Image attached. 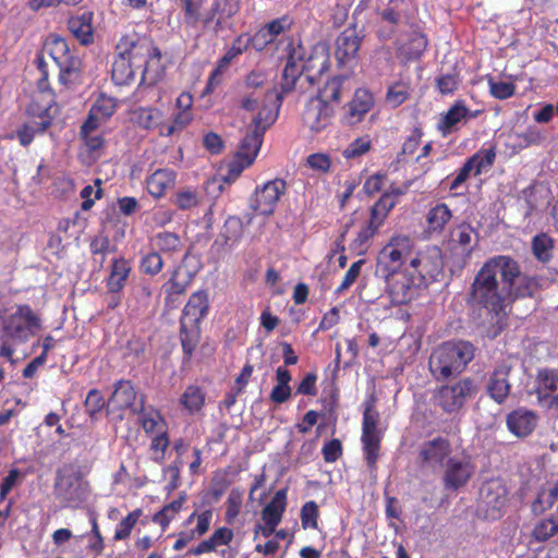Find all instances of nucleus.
<instances>
[{
  "instance_id": "nucleus-33",
  "label": "nucleus",
  "mask_w": 558,
  "mask_h": 558,
  "mask_svg": "<svg viewBox=\"0 0 558 558\" xmlns=\"http://www.w3.org/2000/svg\"><path fill=\"white\" fill-rule=\"evenodd\" d=\"M132 267L124 257L113 258L110 265V272L106 279L108 293H120L130 277Z\"/></svg>"
},
{
  "instance_id": "nucleus-34",
  "label": "nucleus",
  "mask_w": 558,
  "mask_h": 558,
  "mask_svg": "<svg viewBox=\"0 0 558 558\" xmlns=\"http://www.w3.org/2000/svg\"><path fill=\"white\" fill-rule=\"evenodd\" d=\"M330 59L329 53L324 48L315 49L308 58L302 63V71L306 80L314 84L317 77L322 76L329 70Z\"/></svg>"
},
{
  "instance_id": "nucleus-60",
  "label": "nucleus",
  "mask_w": 558,
  "mask_h": 558,
  "mask_svg": "<svg viewBox=\"0 0 558 558\" xmlns=\"http://www.w3.org/2000/svg\"><path fill=\"white\" fill-rule=\"evenodd\" d=\"M293 24V19L286 14L266 23L262 28L266 32L269 38L275 41L278 36L291 31Z\"/></svg>"
},
{
  "instance_id": "nucleus-31",
  "label": "nucleus",
  "mask_w": 558,
  "mask_h": 558,
  "mask_svg": "<svg viewBox=\"0 0 558 558\" xmlns=\"http://www.w3.org/2000/svg\"><path fill=\"white\" fill-rule=\"evenodd\" d=\"M93 12L86 11L68 20V28L82 46H89L95 40Z\"/></svg>"
},
{
  "instance_id": "nucleus-42",
  "label": "nucleus",
  "mask_w": 558,
  "mask_h": 558,
  "mask_svg": "<svg viewBox=\"0 0 558 558\" xmlns=\"http://www.w3.org/2000/svg\"><path fill=\"white\" fill-rule=\"evenodd\" d=\"M140 424L149 436L168 429V423L161 413L154 408L144 409L143 404H141Z\"/></svg>"
},
{
  "instance_id": "nucleus-41",
  "label": "nucleus",
  "mask_w": 558,
  "mask_h": 558,
  "mask_svg": "<svg viewBox=\"0 0 558 558\" xmlns=\"http://www.w3.org/2000/svg\"><path fill=\"white\" fill-rule=\"evenodd\" d=\"M151 241L159 253H163L169 257L179 255L183 251L184 246L181 238L177 233L170 231L156 233Z\"/></svg>"
},
{
  "instance_id": "nucleus-23",
  "label": "nucleus",
  "mask_w": 558,
  "mask_h": 558,
  "mask_svg": "<svg viewBox=\"0 0 558 558\" xmlns=\"http://www.w3.org/2000/svg\"><path fill=\"white\" fill-rule=\"evenodd\" d=\"M535 383L538 401L549 400L550 405L558 407V369L539 368L536 373Z\"/></svg>"
},
{
  "instance_id": "nucleus-29",
  "label": "nucleus",
  "mask_w": 558,
  "mask_h": 558,
  "mask_svg": "<svg viewBox=\"0 0 558 558\" xmlns=\"http://www.w3.org/2000/svg\"><path fill=\"white\" fill-rule=\"evenodd\" d=\"M183 13V23L186 27L202 33L208 29L206 10L204 4L206 0H177Z\"/></svg>"
},
{
  "instance_id": "nucleus-48",
  "label": "nucleus",
  "mask_w": 558,
  "mask_h": 558,
  "mask_svg": "<svg viewBox=\"0 0 558 558\" xmlns=\"http://www.w3.org/2000/svg\"><path fill=\"white\" fill-rule=\"evenodd\" d=\"M193 120V114L190 110H178L173 113L170 122H163L160 126L159 135L163 137L172 136L182 132Z\"/></svg>"
},
{
  "instance_id": "nucleus-4",
  "label": "nucleus",
  "mask_w": 558,
  "mask_h": 558,
  "mask_svg": "<svg viewBox=\"0 0 558 558\" xmlns=\"http://www.w3.org/2000/svg\"><path fill=\"white\" fill-rule=\"evenodd\" d=\"M40 328V318L28 304L16 305L15 312L4 317L0 327V356L12 361L15 348L26 343Z\"/></svg>"
},
{
  "instance_id": "nucleus-28",
  "label": "nucleus",
  "mask_w": 558,
  "mask_h": 558,
  "mask_svg": "<svg viewBox=\"0 0 558 558\" xmlns=\"http://www.w3.org/2000/svg\"><path fill=\"white\" fill-rule=\"evenodd\" d=\"M177 172L173 169L159 168L147 177L146 190L153 198L160 199L174 187Z\"/></svg>"
},
{
  "instance_id": "nucleus-56",
  "label": "nucleus",
  "mask_w": 558,
  "mask_h": 558,
  "mask_svg": "<svg viewBox=\"0 0 558 558\" xmlns=\"http://www.w3.org/2000/svg\"><path fill=\"white\" fill-rule=\"evenodd\" d=\"M192 277L189 275L187 279L180 280L179 272L174 271L170 279L163 284L166 293V304L169 305L175 301V296L183 295L187 287L191 284Z\"/></svg>"
},
{
  "instance_id": "nucleus-19",
  "label": "nucleus",
  "mask_w": 558,
  "mask_h": 558,
  "mask_svg": "<svg viewBox=\"0 0 558 558\" xmlns=\"http://www.w3.org/2000/svg\"><path fill=\"white\" fill-rule=\"evenodd\" d=\"M364 35L357 31L356 25L343 29L336 39L335 56L337 61L344 65L356 59Z\"/></svg>"
},
{
  "instance_id": "nucleus-55",
  "label": "nucleus",
  "mask_w": 558,
  "mask_h": 558,
  "mask_svg": "<svg viewBox=\"0 0 558 558\" xmlns=\"http://www.w3.org/2000/svg\"><path fill=\"white\" fill-rule=\"evenodd\" d=\"M170 446L169 432L162 430L150 436L149 451L151 453V460L158 464H161L166 460V453Z\"/></svg>"
},
{
  "instance_id": "nucleus-17",
  "label": "nucleus",
  "mask_w": 558,
  "mask_h": 558,
  "mask_svg": "<svg viewBox=\"0 0 558 558\" xmlns=\"http://www.w3.org/2000/svg\"><path fill=\"white\" fill-rule=\"evenodd\" d=\"M483 502L485 505V517L490 520H498L502 517L508 505V489L499 480H492L482 488Z\"/></svg>"
},
{
  "instance_id": "nucleus-62",
  "label": "nucleus",
  "mask_w": 558,
  "mask_h": 558,
  "mask_svg": "<svg viewBox=\"0 0 558 558\" xmlns=\"http://www.w3.org/2000/svg\"><path fill=\"white\" fill-rule=\"evenodd\" d=\"M301 524L304 530H317L319 519V507L315 500L306 501L300 512Z\"/></svg>"
},
{
  "instance_id": "nucleus-22",
  "label": "nucleus",
  "mask_w": 558,
  "mask_h": 558,
  "mask_svg": "<svg viewBox=\"0 0 558 558\" xmlns=\"http://www.w3.org/2000/svg\"><path fill=\"white\" fill-rule=\"evenodd\" d=\"M407 187L398 186L395 184L390 185L389 189L385 191L371 207L369 217L379 225L384 226L390 211L399 203L400 196L407 193Z\"/></svg>"
},
{
  "instance_id": "nucleus-44",
  "label": "nucleus",
  "mask_w": 558,
  "mask_h": 558,
  "mask_svg": "<svg viewBox=\"0 0 558 558\" xmlns=\"http://www.w3.org/2000/svg\"><path fill=\"white\" fill-rule=\"evenodd\" d=\"M138 71L125 58L114 52V58L111 66V78L116 85H129L135 80V73Z\"/></svg>"
},
{
  "instance_id": "nucleus-43",
  "label": "nucleus",
  "mask_w": 558,
  "mask_h": 558,
  "mask_svg": "<svg viewBox=\"0 0 558 558\" xmlns=\"http://www.w3.org/2000/svg\"><path fill=\"white\" fill-rule=\"evenodd\" d=\"M361 441L366 465L371 472L377 471V460L380 450V436L378 432H362Z\"/></svg>"
},
{
  "instance_id": "nucleus-39",
  "label": "nucleus",
  "mask_w": 558,
  "mask_h": 558,
  "mask_svg": "<svg viewBox=\"0 0 558 558\" xmlns=\"http://www.w3.org/2000/svg\"><path fill=\"white\" fill-rule=\"evenodd\" d=\"M163 113L154 107H140L133 111L135 124L146 131L158 130L162 125Z\"/></svg>"
},
{
  "instance_id": "nucleus-20",
  "label": "nucleus",
  "mask_w": 558,
  "mask_h": 558,
  "mask_svg": "<svg viewBox=\"0 0 558 558\" xmlns=\"http://www.w3.org/2000/svg\"><path fill=\"white\" fill-rule=\"evenodd\" d=\"M451 445L448 439L438 436L425 441L418 450V460L422 466H442L450 458Z\"/></svg>"
},
{
  "instance_id": "nucleus-59",
  "label": "nucleus",
  "mask_w": 558,
  "mask_h": 558,
  "mask_svg": "<svg viewBox=\"0 0 558 558\" xmlns=\"http://www.w3.org/2000/svg\"><path fill=\"white\" fill-rule=\"evenodd\" d=\"M545 141V134L535 125L529 126L524 132L515 135V146L520 149L538 146Z\"/></svg>"
},
{
  "instance_id": "nucleus-3",
  "label": "nucleus",
  "mask_w": 558,
  "mask_h": 558,
  "mask_svg": "<svg viewBox=\"0 0 558 558\" xmlns=\"http://www.w3.org/2000/svg\"><path fill=\"white\" fill-rule=\"evenodd\" d=\"M475 356V347L464 340L446 341L433 349L428 369L436 381L461 375Z\"/></svg>"
},
{
  "instance_id": "nucleus-61",
  "label": "nucleus",
  "mask_w": 558,
  "mask_h": 558,
  "mask_svg": "<svg viewBox=\"0 0 558 558\" xmlns=\"http://www.w3.org/2000/svg\"><path fill=\"white\" fill-rule=\"evenodd\" d=\"M243 504V490L240 488H232L226 501L225 520L231 524L240 514Z\"/></svg>"
},
{
  "instance_id": "nucleus-63",
  "label": "nucleus",
  "mask_w": 558,
  "mask_h": 558,
  "mask_svg": "<svg viewBox=\"0 0 558 558\" xmlns=\"http://www.w3.org/2000/svg\"><path fill=\"white\" fill-rule=\"evenodd\" d=\"M557 533L558 522L553 518H545L535 524L532 536L537 542H546Z\"/></svg>"
},
{
  "instance_id": "nucleus-26",
  "label": "nucleus",
  "mask_w": 558,
  "mask_h": 558,
  "mask_svg": "<svg viewBox=\"0 0 558 558\" xmlns=\"http://www.w3.org/2000/svg\"><path fill=\"white\" fill-rule=\"evenodd\" d=\"M374 106L372 93L364 88H357L353 98L345 107L344 121L347 124L354 125L361 122L365 114L371 111Z\"/></svg>"
},
{
  "instance_id": "nucleus-32",
  "label": "nucleus",
  "mask_w": 558,
  "mask_h": 558,
  "mask_svg": "<svg viewBox=\"0 0 558 558\" xmlns=\"http://www.w3.org/2000/svg\"><path fill=\"white\" fill-rule=\"evenodd\" d=\"M475 229L468 222L458 225L450 233V247L451 250L460 248L461 254L469 258L477 245Z\"/></svg>"
},
{
  "instance_id": "nucleus-24",
  "label": "nucleus",
  "mask_w": 558,
  "mask_h": 558,
  "mask_svg": "<svg viewBox=\"0 0 558 558\" xmlns=\"http://www.w3.org/2000/svg\"><path fill=\"white\" fill-rule=\"evenodd\" d=\"M472 476L471 464L458 458H449L445 463L442 482L446 488L457 490L469 482Z\"/></svg>"
},
{
  "instance_id": "nucleus-25",
  "label": "nucleus",
  "mask_w": 558,
  "mask_h": 558,
  "mask_svg": "<svg viewBox=\"0 0 558 558\" xmlns=\"http://www.w3.org/2000/svg\"><path fill=\"white\" fill-rule=\"evenodd\" d=\"M208 310V293L205 290H198L192 293L182 311L180 325L184 326V324H189L199 326V323L207 315Z\"/></svg>"
},
{
  "instance_id": "nucleus-8",
  "label": "nucleus",
  "mask_w": 558,
  "mask_h": 558,
  "mask_svg": "<svg viewBox=\"0 0 558 558\" xmlns=\"http://www.w3.org/2000/svg\"><path fill=\"white\" fill-rule=\"evenodd\" d=\"M413 239L407 234H393L378 252L375 275L378 278L402 271V266L411 257Z\"/></svg>"
},
{
  "instance_id": "nucleus-11",
  "label": "nucleus",
  "mask_w": 558,
  "mask_h": 558,
  "mask_svg": "<svg viewBox=\"0 0 558 558\" xmlns=\"http://www.w3.org/2000/svg\"><path fill=\"white\" fill-rule=\"evenodd\" d=\"M515 368V361L511 356L497 361L487 374L486 393L497 404H504L511 393V374Z\"/></svg>"
},
{
  "instance_id": "nucleus-1",
  "label": "nucleus",
  "mask_w": 558,
  "mask_h": 558,
  "mask_svg": "<svg viewBox=\"0 0 558 558\" xmlns=\"http://www.w3.org/2000/svg\"><path fill=\"white\" fill-rule=\"evenodd\" d=\"M519 275L520 265L513 257L508 255L489 257L471 283L468 304L498 315L505 310L509 293Z\"/></svg>"
},
{
  "instance_id": "nucleus-58",
  "label": "nucleus",
  "mask_w": 558,
  "mask_h": 558,
  "mask_svg": "<svg viewBox=\"0 0 558 558\" xmlns=\"http://www.w3.org/2000/svg\"><path fill=\"white\" fill-rule=\"evenodd\" d=\"M117 107L118 104L116 98L106 94H100L89 110L93 111V114L102 119V121H107L117 111Z\"/></svg>"
},
{
  "instance_id": "nucleus-9",
  "label": "nucleus",
  "mask_w": 558,
  "mask_h": 558,
  "mask_svg": "<svg viewBox=\"0 0 558 558\" xmlns=\"http://www.w3.org/2000/svg\"><path fill=\"white\" fill-rule=\"evenodd\" d=\"M477 391L475 380L472 377H463L438 387L434 398L445 413L452 414L459 412L469 400L476 396Z\"/></svg>"
},
{
  "instance_id": "nucleus-16",
  "label": "nucleus",
  "mask_w": 558,
  "mask_h": 558,
  "mask_svg": "<svg viewBox=\"0 0 558 558\" xmlns=\"http://www.w3.org/2000/svg\"><path fill=\"white\" fill-rule=\"evenodd\" d=\"M335 109L329 102L312 97L302 112L303 124L313 133H319L331 124Z\"/></svg>"
},
{
  "instance_id": "nucleus-13",
  "label": "nucleus",
  "mask_w": 558,
  "mask_h": 558,
  "mask_svg": "<svg viewBox=\"0 0 558 558\" xmlns=\"http://www.w3.org/2000/svg\"><path fill=\"white\" fill-rule=\"evenodd\" d=\"M54 496L64 508H78L87 499L86 485L78 472H57Z\"/></svg>"
},
{
  "instance_id": "nucleus-54",
  "label": "nucleus",
  "mask_w": 558,
  "mask_h": 558,
  "mask_svg": "<svg viewBox=\"0 0 558 558\" xmlns=\"http://www.w3.org/2000/svg\"><path fill=\"white\" fill-rule=\"evenodd\" d=\"M143 515V509L136 508L129 512L126 517H124L116 526L113 541H126L130 538L132 530L138 522L140 518Z\"/></svg>"
},
{
  "instance_id": "nucleus-57",
  "label": "nucleus",
  "mask_w": 558,
  "mask_h": 558,
  "mask_svg": "<svg viewBox=\"0 0 558 558\" xmlns=\"http://www.w3.org/2000/svg\"><path fill=\"white\" fill-rule=\"evenodd\" d=\"M344 80V76L331 77L325 83L324 87L319 89L318 94L315 97L320 98L326 102H339L341 99V92Z\"/></svg>"
},
{
  "instance_id": "nucleus-53",
  "label": "nucleus",
  "mask_w": 558,
  "mask_h": 558,
  "mask_svg": "<svg viewBox=\"0 0 558 558\" xmlns=\"http://www.w3.org/2000/svg\"><path fill=\"white\" fill-rule=\"evenodd\" d=\"M173 205L180 210H191L201 203V194L196 189L182 187L172 197Z\"/></svg>"
},
{
  "instance_id": "nucleus-7",
  "label": "nucleus",
  "mask_w": 558,
  "mask_h": 558,
  "mask_svg": "<svg viewBox=\"0 0 558 558\" xmlns=\"http://www.w3.org/2000/svg\"><path fill=\"white\" fill-rule=\"evenodd\" d=\"M413 0H387L381 10L377 11L378 27L376 35L379 40L392 39L400 26L416 23L417 10L412 8Z\"/></svg>"
},
{
  "instance_id": "nucleus-27",
  "label": "nucleus",
  "mask_w": 558,
  "mask_h": 558,
  "mask_svg": "<svg viewBox=\"0 0 558 558\" xmlns=\"http://www.w3.org/2000/svg\"><path fill=\"white\" fill-rule=\"evenodd\" d=\"M242 0H215L206 10L208 29L214 24V32L217 34L222 29L225 19H231L241 10Z\"/></svg>"
},
{
  "instance_id": "nucleus-47",
  "label": "nucleus",
  "mask_w": 558,
  "mask_h": 558,
  "mask_svg": "<svg viewBox=\"0 0 558 558\" xmlns=\"http://www.w3.org/2000/svg\"><path fill=\"white\" fill-rule=\"evenodd\" d=\"M381 227V225L369 217L365 225L362 226L357 232L355 239L352 242V247L357 250L360 254L365 253Z\"/></svg>"
},
{
  "instance_id": "nucleus-10",
  "label": "nucleus",
  "mask_w": 558,
  "mask_h": 558,
  "mask_svg": "<svg viewBox=\"0 0 558 558\" xmlns=\"http://www.w3.org/2000/svg\"><path fill=\"white\" fill-rule=\"evenodd\" d=\"M385 291L393 305H405L416 300L425 288L420 277L409 268L385 276Z\"/></svg>"
},
{
  "instance_id": "nucleus-52",
  "label": "nucleus",
  "mask_w": 558,
  "mask_h": 558,
  "mask_svg": "<svg viewBox=\"0 0 558 558\" xmlns=\"http://www.w3.org/2000/svg\"><path fill=\"white\" fill-rule=\"evenodd\" d=\"M301 74H304L302 64H298L294 53H291L282 71L281 90L286 94L293 90Z\"/></svg>"
},
{
  "instance_id": "nucleus-64",
  "label": "nucleus",
  "mask_w": 558,
  "mask_h": 558,
  "mask_svg": "<svg viewBox=\"0 0 558 558\" xmlns=\"http://www.w3.org/2000/svg\"><path fill=\"white\" fill-rule=\"evenodd\" d=\"M106 400L100 390L94 388L90 389L85 398L84 407L86 413L90 418L95 420L99 413L104 410Z\"/></svg>"
},
{
  "instance_id": "nucleus-38",
  "label": "nucleus",
  "mask_w": 558,
  "mask_h": 558,
  "mask_svg": "<svg viewBox=\"0 0 558 558\" xmlns=\"http://www.w3.org/2000/svg\"><path fill=\"white\" fill-rule=\"evenodd\" d=\"M452 218V211L445 203H438L426 214L427 231L430 234H440Z\"/></svg>"
},
{
  "instance_id": "nucleus-30",
  "label": "nucleus",
  "mask_w": 558,
  "mask_h": 558,
  "mask_svg": "<svg viewBox=\"0 0 558 558\" xmlns=\"http://www.w3.org/2000/svg\"><path fill=\"white\" fill-rule=\"evenodd\" d=\"M136 391L131 380L120 379L113 386V391L107 402L108 412L118 410L132 409L133 412L137 410L134 408L136 401Z\"/></svg>"
},
{
  "instance_id": "nucleus-45",
  "label": "nucleus",
  "mask_w": 558,
  "mask_h": 558,
  "mask_svg": "<svg viewBox=\"0 0 558 558\" xmlns=\"http://www.w3.org/2000/svg\"><path fill=\"white\" fill-rule=\"evenodd\" d=\"M179 403L189 414L194 415L205 405V392L199 386L190 385L181 395Z\"/></svg>"
},
{
  "instance_id": "nucleus-40",
  "label": "nucleus",
  "mask_w": 558,
  "mask_h": 558,
  "mask_svg": "<svg viewBox=\"0 0 558 558\" xmlns=\"http://www.w3.org/2000/svg\"><path fill=\"white\" fill-rule=\"evenodd\" d=\"M201 340V328L196 325H180V341L183 351V362L190 363Z\"/></svg>"
},
{
  "instance_id": "nucleus-46",
  "label": "nucleus",
  "mask_w": 558,
  "mask_h": 558,
  "mask_svg": "<svg viewBox=\"0 0 558 558\" xmlns=\"http://www.w3.org/2000/svg\"><path fill=\"white\" fill-rule=\"evenodd\" d=\"M469 108L463 100H457L446 112L439 122V130L444 135L451 132V130L462 120L468 119Z\"/></svg>"
},
{
  "instance_id": "nucleus-49",
  "label": "nucleus",
  "mask_w": 558,
  "mask_h": 558,
  "mask_svg": "<svg viewBox=\"0 0 558 558\" xmlns=\"http://www.w3.org/2000/svg\"><path fill=\"white\" fill-rule=\"evenodd\" d=\"M538 288L539 282L536 277L522 275L520 272L519 277L515 278L511 292L509 293V300L518 298H532L537 292Z\"/></svg>"
},
{
  "instance_id": "nucleus-6",
  "label": "nucleus",
  "mask_w": 558,
  "mask_h": 558,
  "mask_svg": "<svg viewBox=\"0 0 558 558\" xmlns=\"http://www.w3.org/2000/svg\"><path fill=\"white\" fill-rule=\"evenodd\" d=\"M57 113L54 94L39 90L26 108L27 120L15 130V137L23 147L29 146L35 136L43 135L53 124Z\"/></svg>"
},
{
  "instance_id": "nucleus-51",
  "label": "nucleus",
  "mask_w": 558,
  "mask_h": 558,
  "mask_svg": "<svg viewBox=\"0 0 558 558\" xmlns=\"http://www.w3.org/2000/svg\"><path fill=\"white\" fill-rule=\"evenodd\" d=\"M411 94V85L409 81L398 80L388 86L386 93V101L392 108H397L404 104Z\"/></svg>"
},
{
  "instance_id": "nucleus-21",
  "label": "nucleus",
  "mask_w": 558,
  "mask_h": 558,
  "mask_svg": "<svg viewBox=\"0 0 558 558\" xmlns=\"http://www.w3.org/2000/svg\"><path fill=\"white\" fill-rule=\"evenodd\" d=\"M538 417L532 410L519 408L511 411L506 417L507 428L519 438L530 436L537 425Z\"/></svg>"
},
{
  "instance_id": "nucleus-15",
  "label": "nucleus",
  "mask_w": 558,
  "mask_h": 558,
  "mask_svg": "<svg viewBox=\"0 0 558 558\" xmlns=\"http://www.w3.org/2000/svg\"><path fill=\"white\" fill-rule=\"evenodd\" d=\"M287 182L279 178L257 185L250 197V208L260 216L274 215L281 196L287 193Z\"/></svg>"
},
{
  "instance_id": "nucleus-12",
  "label": "nucleus",
  "mask_w": 558,
  "mask_h": 558,
  "mask_svg": "<svg viewBox=\"0 0 558 558\" xmlns=\"http://www.w3.org/2000/svg\"><path fill=\"white\" fill-rule=\"evenodd\" d=\"M45 47L59 68L60 82L64 85L72 83L78 76L81 60L71 53L68 41L58 35H52Z\"/></svg>"
},
{
  "instance_id": "nucleus-50",
  "label": "nucleus",
  "mask_w": 558,
  "mask_h": 558,
  "mask_svg": "<svg viewBox=\"0 0 558 558\" xmlns=\"http://www.w3.org/2000/svg\"><path fill=\"white\" fill-rule=\"evenodd\" d=\"M554 240L547 233H538L532 239V252L541 263H548L553 258Z\"/></svg>"
},
{
  "instance_id": "nucleus-5",
  "label": "nucleus",
  "mask_w": 558,
  "mask_h": 558,
  "mask_svg": "<svg viewBox=\"0 0 558 558\" xmlns=\"http://www.w3.org/2000/svg\"><path fill=\"white\" fill-rule=\"evenodd\" d=\"M278 112L272 108H262L252 119L241 140L234 159L229 165V177L236 178L256 159L266 131L275 123Z\"/></svg>"
},
{
  "instance_id": "nucleus-37",
  "label": "nucleus",
  "mask_w": 558,
  "mask_h": 558,
  "mask_svg": "<svg viewBox=\"0 0 558 558\" xmlns=\"http://www.w3.org/2000/svg\"><path fill=\"white\" fill-rule=\"evenodd\" d=\"M288 488L279 489L275 493L270 501L262 511V520L265 524L279 525L287 508Z\"/></svg>"
},
{
  "instance_id": "nucleus-14",
  "label": "nucleus",
  "mask_w": 558,
  "mask_h": 558,
  "mask_svg": "<svg viewBox=\"0 0 558 558\" xmlns=\"http://www.w3.org/2000/svg\"><path fill=\"white\" fill-rule=\"evenodd\" d=\"M407 268L414 272L415 277H420L426 288L429 282L437 280V277L442 272V252L436 245L426 246L410 258Z\"/></svg>"
},
{
  "instance_id": "nucleus-35",
  "label": "nucleus",
  "mask_w": 558,
  "mask_h": 558,
  "mask_svg": "<svg viewBox=\"0 0 558 558\" xmlns=\"http://www.w3.org/2000/svg\"><path fill=\"white\" fill-rule=\"evenodd\" d=\"M234 537V533L230 527L220 526L204 541H201L195 547L189 550V555L199 556L216 551L219 546L229 545Z\"/></svg>"
},
{
  "instance_id": "nucleus-36",
  "label": "nucleus",
  "mask_w": 558,
  "mask_h": 558,
  "mask_svg": "<svg viewBox=\"0 0 558 558\" xmlns=\"http://www.w3.org/2000/svg\"><path fill=\"white\" fill-rule=\"evenodd\" d=\"M213 520V510L206 509L201 512L198 524L192 530L182 531L178 534V538L173 544V549L179 551L182 550L192 541L205 535L209 529Z\"/></svg>"
},
{
  "instance_id": "nucleus-2",
  "label": "nucleus",
  "mask_w": 558,
  "mask_h": 558,
  "mask_svg": "<svg viewBox=\"0 0 558 558\" xmlns=\"http://www.w3.org/2000/svg\"><path fill=\"white\" fill-rule=\"evenodd\" d=\"M114 52L125 58L141 72V84H155L161 76V53L154 44L136 32L124 34L116 45Z\"/></svg>"
},
{
  "instance_id": "nucleus-18",
  "label": "nucleus",
  "mask_w": 558,
  "mask_h": 558,
  "mask_svg": "<svg viewBox=\"0 0 558 558\" xmlns=\"http://www.w3.org/2000/svg\"><path fill=\"white\" fill-rule=\"evenodd\" d=\"M409 29L410 34L407 41L397 40L395 43L397 56L407 62L418 60L428 45L427 35L424 33L420 21L411 23Z\"/></svg>"
}]
</instances>
